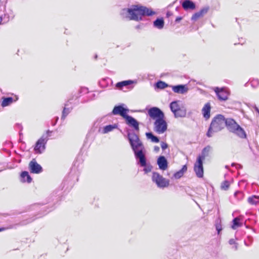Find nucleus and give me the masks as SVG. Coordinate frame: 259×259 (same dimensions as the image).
Instances as JSON below:
<instances>
[{
	"instance_id": "1",
	"label": "nucleus",
	"mask_w": 259,
	"mask_h": 259,
	"mask_svg": "<svg viewBox=\"0 0 259 259\" xmlns=\"http://www.w3.org/2000/svg\"><path fill=\"white\" fill-rule=\"evenodd\" d=\"M155 12L152 9L140 5H133L129 8L123 9L121 13L123 18L133 20H141L144 16H152Z\"/></svg>"
},
{
	"instance_id": "2",
	"label": "nucleus",
	"mask_w": 259,
	"mask_h": 259,
	"mask_svg": "<svg viewBox=\"0 0 259 259\" xmlns=\"http://www.w3.org/2000/svg\"><path fill=\"white\" fill-rule=\"evenodd\" d=\"M127 138L136 159H139V163L140 166H145L146 163L145 150L142 142L134 132L128 133Z\"/></svg>"
},
{
	"instance_id": "3",
	"label": "nucleus",
	"mask_w": 259,
	"mask_h": 259,
	"mask_svg": "<svg viewBox=\"0 0 259 259\" xmlns=\"http://www.w3.org/2000/svg\"><path fill=\"white\" fill-rule=\"evenodd\" d=\"M226 119L223 115L221 114L214 117L207 133V136L211 137L214 133L218 132L223 129L226 126Z\"/></svg>"
},
{
	"instance_id": "4",
	"label": "nucleus",
	"mask_w": 259,
	"mask_h": 259,
	"mask_svg": "<svg viewBox=\"0 0 259 259\" xmlns=\"http://www.w3.org/2000/svg\"><path fill=\"white\" fill-rule=\"evenodd\" d=\"M226 126L228 130L240 138H245L246 137L244 130L232 118L226 119Z\"/></svg>"
},
{
	"instance_id": "5",
	"label": "nucleus",
	"mask_w": 259,
	"mask_h": 259,
	"mask_svg": "<svg viewBox=\"0 0 259 259\" xmlns=\"http://www.w3.org/2000/svg\"><path fill=\"white\" fill-rule=\"evenodd\" d=\"M179 101H173L170 104V108L176 118L184 117L186 115V109L184 106L179 104Z\"/></svg>"
},
{
	"instance_id": "6",
	"label": "nucleus",
	"mask_w": 259,
	"mask_h": 259,
	"mask_svg": "<svg viewBox=\"0 0 259 259\" xmlns=\"http://www.w3.org/2000/svg\"><path fill=\"white\" fill-rule=\"evenodd\" d=\"M51 133L52 131H47L46 134H44L36 142L34 148L36 153L40 154L44 151L46 148V144L49 140V134Z\"/></svg>"
},
{
	"instance_id": "7",
	"label": "nucleus",
	"mask_w": 259,
	"mask_h": 259,
	"mask_svg": "<svg viewBox=\"0 0 259 259\" xmlns=\"http://www.w3.org/2000/svg\"><path fill=\"white\" fill-rule=\"evenodd\" d=\"M167 129V124L164 119V117L155 120L153 123V130L158 134H162Z\"/></svg>"
},
{
	"instance_id": "8",
	"label": "nucleus",
	"mask_w": 259,
	"mask_h": 259,
	"mask_svg": "<svg viewBox=\"0 0 259 259\" xmlns=\"http://www.w3.org/2000/svg\"><path fill=\"white\" fill-rule=\"evenodd\" d=\"M152 179L153 182L155 183L157 187L159 188H163L169 186V181L164 178L157 172H153Z\"/></svg>"
},
{
	"instance_id": "9",
	"label": "nucleus",
	"mask_w": 259,
	"mask_h": 259,
	"mask_svg": "<svg viewBox=\"0 0 259 259\" xmlns=\"http://www.w3.org/2000/svg\"><path fill=\"white\" fill-rule=\"evenodd\" d=\"M148 114L150 117L155 121L157 119L164 117L163 112L157 107H152L148 110Z\"/></svg>"
},
{
	"instance_id": "10",
	"label": "nucleus",
	"mask_w": 259,
	"mask_h": 259,
	"mask_svg": "<svg viewBox=\"0 0 259 259\" xmlns=\"http://www.w3.org/2000/svg\"><path fill=\"white\" fill-rule=\"evenodd\" d=\"M194 170L198 178H202L203 176V160L200 158H197L196 161L194 163Z\"/></svg>"
},
{
	"instance_id": "11",
	"label": "nucleus",
	"mask_w": 259,
	"mask_h": 259,
	"mask_svg": "<svg viewBox=\"0 0 259 259\" xmlns=\"http://www.w3.org/2000/svg\"><path fill=\"white\" fill-rule=\"evenodd\" d=\"M124 105L122 104L121 105L116 106L114 107L112 113L113 115H119L124 119L125 118L127 115V113L128 111V109L124 107Z\"/></svg>"
},
{
	"instance_id": "12",
	"label": "nucleus",
	"mask_w": 259,
	"mask_h": 259,
	"mask_svg": "<svg viewBox=\"0 0 259 259\" xmlns=\"http://www.w3.org/2000/svg\"><path fill=\"white\" fill-rule=\"evenodd\" d=\"M218 98L222 101H226L228 99L229 95V92L224 88L220 89L219 88H215L214 89Z\"/></svg>"
},
{
	"instance_id": "13",
	"label": "nucleus",
	"mask_w": 259,
	"mask_h": 259,
	"mask_svg": "<svg viewBox=\"0 0 259 259\" xmlns=\"http://www.w3.org/2000/svg\"><path fill=\"white\" fill-rule=\"evenodd\" d=\"M29 167L32 173L39 174L42 171L41 166L38 164L34 159H33L30 162Z\"/></svg>"
},
{
	"instance_id": "14",
	"label": "nucleus",
	"mask_w": 259,
	"mask_h": 259,
	"mask_svg": "<svg viewBox=\"0 0 259 259\" xmlns=\"http://www.w3.org/2000/svg\"><path fill=\"white\" fill-rule=\"evenodd\" d=\"M172 90L174 92L178 94H184L186 93L188 91V88L186 85H177L171 86Z\"/></svg>"
},
{
	"instance_id": "15",
	"label": "nucleus",
	"mask_w": 259,
	"mask_h": 259,
	"mask_svg": "<svg viewBox=\"0 0 259 259\" xmlns=\"http://www.w3.org/2000/svg\"><path fill=\"white\" fill-rule=\"evenodd\" d=\"M126 123L130 126L133 127L136 131L139 130L138 122L133 117L127 115L125 118Z\"/></svg>"
},
{
	"instance_id": "16",
	"label": "nucleus",
	"mask_w": 259,
	"mask_h": 259,
	"mask_svg": "<svg viewBox=\"0 0 259 259\" xmlns=\"http://www.w3.org/2000/svg\"><path fill=\"white\" fill-rule=\"evenodd\" d=\"M157 164L159 168L162 170H166L168 167L167 161L163 156H160L158 158Z\"/></svg>"
},
{
	"instance_id": "17",
	"label": "nucleus",
	"mask_w": 259,
	"mask_h": 259,
	"mask_svg": "<svg viewBox=\"0 0 259 259\" xmlns=\"http://www.w3.org/2000/svg\"><path fill=\"white\" fill-rule=\"evenodd\" d=\"M209 7H205L203 8L199 11V12L195 13L191 18L192 20L193 21H196L198 18L203 16L205 14H206L207 12L208 11Z\"/></svg>"
},
{
	"instance_id": "18",
	"label": "nucleus",
	"mask_w": 259,
	"mask_h": 259,
	"mask_svg": "<svg viewBox=\"0 0 259 259\" xmlns=\"http://www.w3.org/2000/svg\"><path fill=\"white\" fill-rule=\"evenodd\" d=\"M211 106L209 103H206L202 109V113L204 118L207 120L210 116Z\"/></svg>"
},
{
	"instance_id": "19",
	"label": "nucleus",
	"mask_w": 259,
	"mask_h": 259,
	"mask_svg": "<svg viewBox=\"0 0 259 259\" xmlns=\"http://www.w3.org/2000/svg\"><path fill=\"white\" fill-rule=\"evenodd\" d=\"M118 127L116 124H110L104 126L102 129H100L99 131L102 134H107L110 132L113 131L114 130L117 128Z\"/></svg>"
},
{
	"instance_id": "20",
	"label": "nucleus",
	"mask_w": 259,
	"mask_h": 259,
	"mask_svg": "<svg viewBox=\"0 0 259 259\" xmlns=\"http://www.w3.org/2000/svg\"><path fill=\"white\" fill-rule=\"evenodd\" d=\"M211 150V147L210 146H207L203 149L201 155H199L197 158H200V159L203 161L205 157L209 155Z\"/></svg>"
},
{
	"instance_id": "21",
	"label": "nucleus",
	"mask_w": 259,
	"mask_h": 259,
	"mask_svg": "<svg viewBox=\"0 0 259 259\" xmlns=\"http://www.w3.org/2000/svg\"><path fill=\"white\" fill-rule=\"evenodd\" d=\"M183 8L185 10L192 9L195 8V5L194 3L190 0H185L182 4Z\"/></svg>"
},
{
	"instance_id": "22",
	"label": "nucleus",
	"mask_w": 259,
	"mask_h": 259,
	"mask_svg": "<svg viewBox=\"0 0 259 259\" xmlns=\"http://www.w3.org/2000/svg\"><path fill=\"white\" fill-rule=\"evenodd\" d=\"M32 179L30 176L29 175V174L27 171H23L21 174V181L22 182H27L28 183H30L31 182Z\"/></svg>"
},
{
	"instance_id": "23",
	"label": "nucleus",
	"mask_w": 259,
	"mask_h": 259,
	"mask_svg": "<svg viewBox=\"0 0 259 259\" xmlns=\"http://www.w3.org/2000/svg\"><path fill=\"white\" fill-rule=\"evenodd\" d=\"M187 167L186 165H185L180 170L174 174V177L175 179H180L183 176L184 174L187 171Z\"/></svg>"
},
{
	"instance_id": "24",
	"label": "nucleus",
	"mask_w": 259,
	"mask_h": 259,
	"mask_svg": "<svg viewBox=\"0 0 259 259\" xmlns=\"http://www.w3.org/2000/svg\"><path fill=\"white\" fill-rule=\"evenodd\" d=\"M146 136L147 138L151 140L152 142L158 143L159 141L158 138L155 136L152 133H147Z\"/></svg>"
},
{
	"instance_id": "25",
	"label": "nucleus",
	"mask_w": 259,
	"mask_h": 259,
	"mask_svg": "<svg viewBox=\"0 0 259 259\" xmlns=\"http://www.w3.org/2000/svg\"><path fill=\"white\" fill-rule=\"evenodd\" d=\"M259 196L253 195L248 198V202L251 204H256L259 202Z\"/></svg>"
},
{
	"instance_id": "26",
	"label": "nucleus",
	"mask_w": 259,
	"mask_h": 259,
	"mask_svg": "<svg viewBox=\"0 0 259 259\" xmlns=\"http://www.w3.org/2000/svg\"><path fill=\"white\" fill-rule=\"evenodd\" d=\"M13 102V99L12 97L5 98L2 103V107H6L10 105Z\"/></svg>"
},
{
	"instance_id": "27",
	"label": "nucleus",
	"mask_w": 259,
	"mask_h": 259,
	"mask_svg": "<svg viewBox=\"0 0 259 259\" xmlns=\"http://www.w3.org/2000/svg\"><path fill=\"white\" fill-rule=\"evenodd\" d=\"M154 25L158 29H162L164 26V21L162 19H157L154 22Z\"/></svg>"
},
{
	"instance_id": "28",
	"label": "nucleus",
	"mask_w": 259,
	"mask_h": 259,
	"mask_svg": "<svg viewBox=\"0 0 259 259\" xmlns=\"http://www.w3.org/2000/svg\"><path fill=\"white\" fill-rule=\"evenodd\" d=\"M133 82L132 80H125L121 82H119L116 83V87L118 88H121L124 86L128 85Z\"/></svg>"
},
{
	"instance_id": "29",
	"label": "nucleus",
	"mask_w": 259,
	"mask_h": 259,
	"mask_svg": "<svg viewBox=\"0 0 259 259\" xmlns=\"http://www.w3.org/2000/svg\"><path fill=\"white\" fill-rule=\"evenodd\" d=\"M240 219L238 218H236L233 220V225L232 226V229H236L237 227H240L241 224L239 223Z\"/></svg>"
},
{
	"instance_id": "30",
	"label": "nucleus",
	"mask_w": 259,
	"mask_h": 259,
	"mask_svg": "<svg viewBox=\"0 0 259 259\" xmlns=\"http://www.w3.org/2000/svg\"><path fill=\"white\" fill-rule=\"evenodd\" d=\"M168 85L164 82L159 81L156 83V87L158 89H163L166 88Z\"/></svg>"
},
{
	"instance_id": "31",
	"label": "nucleus",
	"mask_w": 259,
	"mask_h": 259,
	"mask_svg": "<svg viewBox=\"0 0 259 259\" xmlns=\"http://www.w3.org/2000/svg\"><path fill=\"white\" fill-rule=\"evenodd\" d=\"M230 182L228 181H225L222 183L221 188L222 190H227L229 188Z\"/></svg>"
},
{
	"instance_id": "32",
	"label": "nucleus",
	"mask_w": 259,
	"mask_h": 259,
	"mask_svg": "<svg viewBox=\"0 0 259 259\" xmlns=\"http://www.w3.org/2000/svg\"><path fill=\"white\" fill-rule=\"evenodd\" d=\"M229 243L231 245H233L232 249L234 250H237L238 249V243L235 241L234 239H231L229 241Z\"/></svg>"
},
{
	"instance_id": "33",
	"label": "nucleus",
	"mask_w": 259,
	"mask_h": 259,
	"mask_svg": "<svg viewBox=\"0 0 259 259\" xmlns=\"http://www.w3.org/2000/svg\"><path fill=\"white\" fill-rule=\"evenodd\" d=\"M71 109L69 108L64 107L62 112V115L61 118L64 119L67 115L70 113Z\"/></svg>"
},
{
	"instance_id": "34",
	"label": "nucleus",
	"mask_w": 259,
	"mask_h": 259,
	"mask_svg": "<svg viewBox=\"0 0 259 259\" xmlns=\"http://www.w3.org/2000/svg\"><path fill=\"white\" fill-rule=\"evenodd\" d=\"M143 167H144V171L146 174L151 171L152 166L150 165H147V164L146 163L145 165Z\"/></svg>"
},
{
	"instance_id": "35",
	"label": "nucleus",
	"mask_w": 259,
	"mask_h": 259,
	"mask_svg": "<svg viewBox=\"0 0 259 259\" xmlns=\"http://www.w3.org/2000/svg\"><path fill=\"white\" fill-rule=\"evenodd\" d=\"M160 145L163 150L166 149L168 147V145L164 142H161Z\"/></svg>"
},
{
	"instance_id": "36",
	"label": "nucleus",
	"mask_w": 259,
	"mask_h": 259,
	"mask_svg": "<svg viewBox=\"0 0 259 259\" xmlns=\"http://www.w3.org/2000/svg\"><path fill=\"white\" fill-rule=\"evenodd\" d=\"M258 81L257 80H253L251 81V85L253 86V85H254L255 84H258Z\"/></svg>"
},
{
	"instance_id": "37",
	"label": "nucleus",
	"mask_w": 259,
	"mask_h": 259,
	"mask_svg": "<svg viewBox=\"0 0 259 259\" xmlns=\"http://www.w3.org/2000/svg\"><path fill=\"white\" fill-rule=\"evenodd\" d=\"M216 229L218 231V234H219L222 229L219 226H217Z\"/></svg>"
},
{
	"instance_id": "38",
	"label": "nucleus",
	"mask_w": 259,
	"mask_h": 259,
	"mask_svg": "<svg viewBox=\"0 0 259 259\" xmlns=\"http://www.w3.org/2000/svg\"><path fill=\"white\" fill-rule=\"evenodd\" d=\"M182 17H177V18H176V22H179L180 20H182Z\"/></svg>"
},
{
	"instance_id": "39",
	"label": "nucleus",
	"mask_w": 259,
	"mask_h": 259,
	"mask_svg": "<svg viewBox=\"0 0 259 259\" xmlns=\"http://www.w3.org/2000/svg\"><path fill=\"white\" fill-rule=\"evenodd\" d=\"M154 149H155V151H158L159 149V148L158 147L155 146L154 147Z\"/></svg>"
},
{
	"instance_id": "40",
	"label": "nucleus",
	"mask_w": 259,
	"mask_h": 259,
	"mask_svg": "<svg viewBox=\"0 0 259 259\" xmlns=\"http://www.w3.org/2000/svg\"><path fill=\"white\" fill-rule=\"evenodd\" d=\"M3 19V17L2 16H0V25L2 24Z\"/></svg>"
},
{
	"instance_id": "41",
	"label": "nucleus",
	"mask_w": 259,
	"mask_h": 259,
	"mask_svg": "<svg viewBox=\"0 0 259 259\" xmlns=\"http://www.w3.org/2000/svg\"><path fill=\"white\" fill-rule=\"evenodd\" d=\"M255 110H256V111H257V112H258V113H259V110H258V109L257 107H255Z\"/></svg>"
},
{
	"instance_id": "42",
	"label": "nucleus",
	"mask_w": 259,
	"mask_h": 259,
	"mask_svg": "<svg viewBox=\"0 0 259 259\" xmlns=\"http://www.w3.org/2000/svg\"><path fill=\"white\" fill-rule=\"evenodd\" d=\"M4 230H5V229L3 228H0V232L2 231H4Z\"/></svg>"
},
{
	"instance_id": "43",
	"label": "nucleus",
	"mask_w": 259,
	"mask_h": 259,
	"mask_svg": "<svg viewBox=\"0 0 259 259\" xmlns=\"http://www.w3.org/2000/svg\"><path fill=\"white\" fill-rule=\"evenodd\" d=\"M239 193V192H236L235 193V195L236 196V195H237V193Z\"/></svg>"
},
{
	"instance_id": "44",
	"label": "nucleus",
	"mask_w": 259,
	"mask_h": 259,
	"mask_svg": "<svg viewBox=\"0 0 259 259\" xmlns=\"http://www.w3.org/2000/svg\"><path fill=\"white\" fill-rule=\"evenodd\" d=\"M244 243H245V245L247 246V244H246V243L245 242H244Z\"/></svg>"
}]
</instances>
